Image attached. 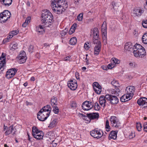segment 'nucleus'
Wrapping results in <instances>:
<instances>
[{"instance_id":"obj_16","label":"nucleus","mask_w":147,"mask_h":147,"mask_svg":"<svg viewBox=\"0 0 147 147\" xmlns=\"http://www.w3.org/2000/svg\"><path fill=\"white\" fill-rule=\"evenodd\" d=\"M93 86L96 93L98 94H100L102 91V88L99 84L96 82H94L93 84Z\"/></svg>"},{"instance_id":"obj_7","label":"nucleus","mask_w":147,"mask_h":147,"mask_svg":"<svg viewBox=\"0 0 147 147\" xmlns=\"http://www.w3.org/2000/svg\"><path fill=\"white\" fill-rule=\"evenodd\" d=\"M101 31L102 35V38L103 42L105 44H107V28L106 24L103 23L101 26Z\"/></svg>"},{"instance_id":"obj_19","label":"nucleus","mask_w":147,"mask_h":147,"mask_svg":"<svg viewBox=\"0 0 147 147\" xmlns=\"http://www.w3.org/2000/svg\"><path fill=\"white\" fill-rule=\"evenodd\" d=\"M117 131H112L109 135V140L111 139L115 140L117 137Z\"/></svg>"},{"instance_id":"obj_22","label":"nucleus","mask_w":147,"mask_h":147,"mask_svg":"<svg viewBox=\"0 0 147 147\" xmlns=\"http://www.w3.org/2000/svg\"><path fill=\"white\" fill-rule=\"evenodd\" d=\"M44 136V133L42 131H41L39 134H34L33 135L34 137L37 140L42 139Z\"/></svg>"},{"instance_id":"obj_40","label":"nucleus","mask_w":147,"mask_h":147,"mask_svg":"<svg viewBox=\"0 0 147 147\" xmlns=\"http://www.w3.org/2000/svg\"><path fill=\"white\" fill-rule=\"evenodd\" d=\"M105 128L107 131H109L110 130V127L109 125V123L108 120L107 119L106 121Z\"/></svg>"},{"instance_id":"obj_24","label":"nucleus","mask_w":147,"mask_h":147,"mask_svg":"<svg viewBox=\"0 0 147 147\" xmlns=\"http://www.w3.org/2000/svg\"><path fill=\"white\" fill-rule=\"evenodd\" d=\"M14 129L13 125H12L7 128V130L5 132V135L7 136L11 133H12L13 131L14 130Z\"/></svg>"},{"instance_id":"obj_10","label":"nucleus","mask_w":147,"mask_h":147,"mask_svg":"<svg viewBox=\"0 0 147 147\" xmlns=\"http://www.w3.org/2000/svg\"><path fill=\"white\" fill-rule=\"evenodd\" d=\"M135 89V87L132 86H128L126 88L125 93L129 95L130 98H132L134 95Z\"/></svg>"},{"instance_id":"obj_13","label":"nucleus","mask_w":147,"mask_h":147,"mask_svg":"<svg viewBox=\"0 0 147 147\" xmlns=\"http://www.w3.org/2000/svg\"><path fill=\"white\" fill-rule=\"evenodd\" d=\"M144 10L140 8H135L134 9L132 13V15L134 17H140L144 13Z\"/></svg>"},{"instance_id":"obj_30","label":"nucleus","mask_w":147,"mask_h":147,"mask_svg":"<svg viewBox=\"0 0 147 147\" xmlns=\"http://www.w3.org/2000/svg\"><path fill=\"white\" fill-rule=\"evenodd\" d=\"M32 135L34 134H39L42 131H41L38 130V128L35 126H33L32 128Z\"/></svg>"},{"instance_id":"obj_62","label":"nucleus","mask_w":147,"mask_h":147,"mask_svg":"<svg viewBox=\"0 0 147 147\" xmlns=\"http://www.w3.org/2000/svg\"><path fill=\"white\" fill-rule=\"evenodd\" d=\"M69 57L68 56L64 58V60L65 61H67L69 60Z\"/></svg>"},{"instance_id":"obj_59","label":"nucleus","mask_w":147,"mask_h":147,"mask_svg":"<svg viewBox=\"0 0 147 147\" xmlns=\"http://www.w3.org/2000/svg\"><path fill=\"white\" fill-rule=\"evenodd\" d=\"M75 75L76 78L78 80L80 79V78L79 77V74L78 72H76V73Z\"/></svg>"},{"instance_id":"obj_60","label":"nucleus","mask_w":147,"mask_h":147,"mask_svg":"<svg viewBox=\"0 0 147 147\" xmlns=\"http://www.w3.org/2000/svg\"><path fill=\"white\" fill-rule=\"evenodd\" d=\"M135 136V135L133 133H131V134L129 135V138H132Z\"/></svg>"},{"instance_id":"obj_50","label":"nucleus","mask_w":147,"mask_h":147,"mask_svg":"<svg viewBox=\"0 0 147 147\" xmlns=\"http://www.w3.org/2000/svg\"><path fill=\"white\" fill-rule=\"evenodd\" d=\"M18 49V45L17 44H14L11 47L10 49L14 50L16 49Z\"/></svg>"},{"instance_id":"obj_57","label":"nucleus","mask_w":147,"mask_h":147,"mask_svg":"<svg viewBox=\"0 0 147 147\" xmlns=\"http://www.w3.org/2000/svg\"><path fill=\"white\" fill-rule=\"evenodd\" d=\"M112 5L113 6V8H115V9H116V8H115V6L119 7V5L118 4V3H115L114 2H112Z\"/></svg>"},{"instance_id":"obj_43","label":"nucleus","mask_w":147,"mask_h":147,"mask_svg":"<svg viewBox=\"0 0 147 147\" xmlns=\"http://www.w3.org/2000/svg\"><path fill=\"white\" fill-rule=\"evenodd\" d=\"M111 61L115 64H118L120 63V61L115 58H112L111 59Z\"/></svg>"},{"instance_id":"obj_35","label":"nucleus","mask_w":147,"mask_h":147,"mask_svg":"<svg viewBox=\"0 0 147 147\" xmlns=\"http://www.w3.org/2000/svg\"><path fill=\"white\" fill-rule=\"evenodd\" d=\"M77 40L76 37H73L71 38L69 41V43L72 45H75L77 42Z\"/></svg>"},{"instance_id":"obj_55","label":"nucleus","mask_w":147,"mask_h":147,"mask_svg":"<svg viewBox=\"0 0 147 147\" xmlns=\"http://www.w3.org/2000/svg\"><path fill=\"white\" fill-rule=\"evenodd\" d=\"M144 131L147 132V123L146 122L144 125Z\"/></svg>"},{"instance_id":"obj_41","label":"nucleus","mask_w":147,"mask_h":147,"mask_svg":"<svg viewBox=\"0 0 147 147\" xmlns=\"http://www.w3.org/2000/svg\"><path fill=\"white\" fill-rule=\"evenodd\" d=\"M136 128L138 131H140L142 129V124L140 123H137L136 124Z\"/></svg>"},{"instance_id":"obj_15","label":"nucleus","mask_w":147,"mask_h":147,"mask_svg":"<svg viewBox=\"0 0 147 147\" xmlns=\"http://www.w3.org/2000/svg\"><path fill=\"white\" fill-rule=\"evenodd\" d=\"M137 103L139 106L144 107H147V98L144 97L140 98L137 100Z\"/></svg>"},{"instance_id":"obj_4","label":"nucleus","mask_w":147,"mask_h":147,"mask_svg":"<svg viewBox=\"0 0 147 147\" xmlns=\"http://www.w3.org/2000/svg\"><path fill=\"white\" fill-rule=\"evenodd\" d=\"M110 120L111 125L113 127L118 128L121 126V123L118 119L115 116H113L110 117Z\"/></svg>"},{"instance_id":"obj_46","label":"nucleus","mask_w":147,"mask_h":147,"mask_svg":"<svg viewBox=\"0 0 147 147\" xmlns=\"http://www.w3.org/2000/svg\"><path fill=\"white\" fill-rule=\"evenodd\" d=\"M13 35L11 34H10L7 37V38L6 39H4L3 40V42H7L8 41V40L9 39H10L12 38L13 37Z\"/></svg>"},{"instance_id":"obj_36","label":"nucleus","mask_w":147,"mask_h":147,"mask_svg":"<svg viewBox=\"0 0 147 147\" xmlns=\"http://www.w3.org/2000/svg\"><path fill=\"white\" fill-rule=\"evenodd\" d=\"M111 83L115 87H119L120 86V84L118 81L116 80H113L111 82Z\"/></svg>"},{"instance_id":"obj_51","label":"nucleus","mask_w":147,"mask_h":147,"mask_svg":"<svg viewBox=\"0 0 147 147\" xmlns=\"http://www.w3.org/2000/svg\"><path fill=\"white\" fill-rule=\"evenodd\" d=\"M19 33V31L18 30H15L12 31L11 32V34H12L13 35L15 36L17 34Z\"/></svg>"},{"instance_id":"obj_53","label":"nucleus","mask_w":147,"mask_h":147,"mask_svg":"<svg viewBox=\"0 0 147 147\" xmlns=\"http://www.w3.org/2000/svg\"><path fill=\"white\" fill-rule=\"evenodd\" d=\"M34 47L32 45H30L29 46L28 48V51L30 53H32L33 51Z\"/></svg>"},{"instance_id":"obj_27","label":"nucleus","mask_w":147,"mask_h":147,"mask_svg":"<svg viewBox=\"0 0 147 147\" xmlns=\"http://www.w3.org/2000/svg\"><path fill=\"white\" fill-rule=\"evenodd\" d=\"M1 2L2 4L3 3L5 6H9L11 4L12 0H1Z\"/></svg>"},{"instance_id":"obj_2","label":"nucleus","mask_w":147,"mask_h":147,"mask_svg":"<svg viewBox=\"0 0 147 147\" xmlns=\"http://www.w3.org/2000/svg\"><path fill=\"white\" fill-rule=\"evenodd\" d=\"M53 15L49 11L42 14V24L46 27H50L54 22Z\"/></svg>"},{"instance_id":"obj_63","label":"nucleus","mask_w":147,"mask_h":147,"mask_svg":"<svg viewBox=\"0 0 147 147\" xmlns=\"http://www.w3.org/2000/svg\"><path fill=\"white\" fill-rule=\"evenodd\" d=\"M80 0H74V3L76 4H78L79 3V1Z\"/></svg>"},{"instance_id":"obj_26","label":"nucleus","mask_w":147,"mask_h":147,"mask_svg":"<svg viewBox=\"0 0 147 147\" xmlns=\"http://www.w3.org/2000/svg\"><path fill=\"white\" fill-rule=\"evenodd\" d=\"M92 30L91 31H92ZM93 32V38H97L99 37L98 30V28H94L92 30Z\"/></svg>"},{"instance_id":"obj_29","label":"nucleus","mask_w":147,"mask_h":147,"mask_svg":"<svg viewBox=\"0 0 147 147\" xmlns=\"http://www.w3.org/2000/svg\"><path fill=\"white\" fill-rule=\"evenodd\" d=\"M36 31L38 32L39 34H42L44 32V30L42 26L39 25L36 27Z\"/></svg>"},{"instance_id":"obj_49","label":"nucleus","mask_w":147,"mask_h":147,"mask_svg":"<svg viewBox=\"0 0 147 147\" xmlns=\"http://www.w3.org/2000/svg\"><path fill=\"white\" fill-rule=\"evenodd\" d=\"M100 107L98 104L97 102H95L94 106L95 109L96 110L98 111L100 110Z\"/></svg>"},{"instance_id":"obj_37","label":"nucleus","mask_w":147,"mask_h":147,"mask_svg":"<svg viewBox=\"0 0 147 147\" xmlns=\"http://www.w3.org/2000/svg\"><path fill=\"white\" fill-rule=\"evenodd\" d=\"M51 105L53 106L57 105V98H54L53 99H51Z\"/></svg>"},{"instance_id":"obj_38","label":"nucleus","mask_w":147,"mask_h":147,"mask_svg":"<svg viewBox=\"0 0 147 147\" xmlns=\"http://www.w3.org/2000/svg\"><path fill=\"white\" fill-rule=\"evenodd\" d=\"M7 17L3 16H0V21L1 23H4L7 21L9 18H7Z\"/></svg>"},{"instance_id":"obj_20","label":"nucleus","mask_w":147,"mask_h":147,"mask_svg":"<svg viewBox=\"0 0 147 147\" xmlns=\"http://www.w3.org/2000/svg\"><path fill=\"white\" fill-rule=\"evenodd\" d=\"M131 98H130V96L128 95H127V94L125 93V94L120 97V100L121 102H124L128 101Z\"/></svg>"},{"instance_id":"obj_48","label":"nucleus","mask_w":147,"mask_h":147,"mask_svg":"<svg viewBox=\"0 0 147 147\" xmlns=\"http://www.w3.org/2000/svg\"><path fill=\"white\" fill-rule=\"evenodd\" d=\"M142 25L144 28H147V20H143L142 22Z\"/></svg>"},{"instance_id":"obj_31","label":"nucleus","mask_w":147,"mask_h":147,"mask_svg":"<svg viewBox=\"0 0 147 147\" xmlns=\"http://www.w3.org/2000/svg\"><path fill=\"white\" fill-rule=\"evenodd\" d=\"M57 119H55L50 123L49 127L50 128H52L55 127L57 124Z\"/></svg>"},{"instance_id":"obj_11","label":"nucleus","mask_w":147,"mask_h":147,"mask_svg":"<svg viewBox=\"0 0 147 147\" xmlns=\"http://www.w3.org/2000/svg\"><path fill=\"white\" fill-rule=\"evenodd\" d=\"M67 84L68 87L72 90H75L77 88V82L75 80H71L68 81Z\"/></svg>"},{"instance_id":"obj_32","label":"nucleus","mask_w":147,"mask_h":147,"mask_svg":"<svg viewBox=\"0 0 147 147\" xmlns=\"http://www.w3.org/2000/svg\"><path fill=\"white\" fill-rule=\"evenodd\" d=\"M93 42L96 45H101V42L99 40V37L97 38H95L93 37Z\"/></svg>"},{"instance_id":"obj_1","label":"nucleus","mask_w":147,"mask_h":147,"mask_svg":"<svg viewBox=\"0 0 147 147\" xmlns=\"http://www.w3.org/2000/svg\"><path fill=\"white\" fill-rule=\"evenodd\" d=\"M67 3L65 0H54L51 6L54 12L60 14L65 11V8L67 7Z\"/></svg>"},{"instance_id":"obj_44","label":"nucleus","mask_w":147,"mask_h":147,"mask_svg":"<svg viewBox=\"0 0 147 147\" xmlns=\"http://www.w3.org/2000/svg\"><path fill=\"white\" fill-rule=\"evenodd\" d=\"M40 110H42V111L43 112H45L47 113H50V110L49 109L46 108V107L45 106L43 107L42 109H40Z\"/></svg>"},{"instance_id":"obj_12","label":"nucleus","mask_w":147,"mask_h":147,"mask_svg":"<svg viewBox=\"0 0 147 147\" xmlns=\"http://www.w3.org/2000/svg\"><path fill=\"white\" fill-rule=\"evenodd\" d=\"M17 72L15 68L11 69L7 72L5 76L8 79H10L13 77Z\"/></svg>"},{"instance_id":"obj_64","label":"nucleus","mask_w":147,"mask_h":147,"mask_svg":"<svg viewBox=\"0 0 147 147\" xmlns=\"http://www.w3.org/2000/svg\"><path fill=\"white\" fill-rule=\"evenodd\" d=\"M46 107L47 108L49 109L50 110V111H51V109L50 105H47Z\"/></svg>"},{"instance_id":"obj_21","label":"nucleus","mask_w":147,"mask_h":147,"mask_svg":"<svg viewBox=\"0 0 147 147\" xmlns=\"http://www.w3.org/2000/svg\"><path fill=\"white\" fill-rule=\"evenodd\" d=\"M124 48L125 50L131 51V49H133L134 46L131 42H129L125 43Z\"/></svg>"},{"instance_id":"obj_14","label":"nucleus","mask_w":147,"mask_h":147,"mask_svg":"<svg viewBox=\"0 0 147 147\" xmlns=\"http://www.w3.org/2000/svg\"><path fill=\"white\" fill-rule=\"evenodd\" d=\"M101 132H102L101 131L94 129L90 132V134L91 136L94 138L99 139L102 136Z\"/></svg>"},{"instance_id":"obj_54","label":"nucleus","mask_w":147,"mask_h":147,"mask_svg":"<svg viewBox=\"0 0 147 147\" xmlns=\"http://www.w3.org/2000/svg\"><path fill=\"white\" fill-rule=\"evenodd\" d=\"M31 19V17L30 16H28L26 18L25 22L28 24L30 22Z\"/></svg>"},{"instance_id":"obj_3","label":"nucleus","mask_w":147,"mask_h":147,"mask_svg":"<svg viewBox=\"0 0 147 147\" xmlns=\"http://www.w3.org/2000/svg\"><path fill=\"white\" fill-rule=\"evenodd\" d=\"M133 53L134 56L137 58H143L146 55L145 49L141 45L136 44L134 45Z\"/></svg>"},{"instance_id":"obj_58","label":"nucleus","mask_w":147,"mask_h":147,"mask_svg":"<svg viewBox=\"0 0 147 147\" xmlns=\"http://www.w3.org/2000/svg\"><path fill=\"white\" fill-rule=\"evenodd\" d=\"M84 47L85 49L86 50H88L89 48V46L87 44L86 42L85 43L84 45Z\"/></svg>"},{"instance_id":"obj_8","label":"nucleus","mask_w":147,"mask_h":147,"mask_svg":"<svg viewBox=\"0 0 147 147\" xmlns=\"http://www.w3.org/2000/svg\"><path fill=\"white\" fill-rule=\"evenodd\" d=\"M94 106L92 102L85 101L83 103L82 107L84 110L88 111L91 109Z\"/></svg>"},{"instance_id":"obj_42","label":"nucleus","mask_w":147,"mask_h":147,"mask_svg":"<svg viewBox=\"0 0 147 147\" xmlns=\"http://www.w3.org/2000/svg\"><path fill=\"white\" fill-rule=\"evenodd\" d=\"M83 13H80L77 16V20L79 21H82V20Z\"/></svg>"},{"instance_id":"obj_9","label":"nucleus","mask_w":147,"mask_h":147,"mask_svg":"<svg viewBox=\"0 0 147 147\" xmlns=\"http://www.w3.org/2000/svg\"><path fill=\"white\" fill-rule=\"evenodd\" d=\"M17 58L19 63L21 64L24 63L26 59L25 52L24 51H21Z\"/></svg>"},{"instance_id":"obj_18","label":"nucleus","mask_w":147,"mask_h":147,"mask_svg":"<svg viewBox=\"0 0 147 147\" xmlns=\"http://www.w3.org/2000/svg\"><path fill=\"white\" fill-rule=\"evenodd\" d=\"M106 100L105 96H101L99 98V103L101 106L103 107L104 108L106 105Z\"/></svg>"},{"instance_id":"obj_34","label":"nucleus","mask_w":147,"mask_h":147,"mask_svg":"<svg viewBox=\"0 0 147 147\" xmlns=\"http://www.w3.org/2000/svg\"><path fill=\"white\" fill-rule=\"evenodd\" d=\"M142 42L145 44H147V33L144 34L142 37Z\"/></svg>"},{"instance_id":"obj_61","label":"nucleus","mask_w":147,"mask_h":147,"mask_svg":"<svg viewBox=\"0 0 147 147\" xmlns=\"http://www.w3.org/2000/svg\"><path fill=\"white\" fill-rule=\"evenodd\" d=\"M28 24V23H26V22H25L23 23V24L22 25V26L24 27H25Z\"/></svg>"},{"instance_id":"obj_56","label":"nucleus","mask_w":147,"mask_h":147,"mask_svg":"<svg viewBox=\"0 0 147 147\" xmlns=\"http://www.w3.org/2000/svg\"><path fill=\"white\" fill-rule=\"evenodd\" d=\"M114 67V65L112 63H110L108 64L107 66V68L108 69H111Z\"/></svg>"},{"instance_id":"obj_39","label":"nucleus","mask_w":147,"mask_h":147,"mask_svg":"<svg viewBox=\"0 0 147 147\" xmlns=\"http://www.w3.org/2000/svg\"><path fill=\"white\" fill-rule=\"evenodd\" d=\"M75 26H74V24L70 28L69 32V34L71 35L72 34L75 32Z\"/></svg>"},{"instance_id":"obj_25","label":"nucleus","mask_w":147,"mask_h":147,"mask_svg":"<svg viewBox=\"0 0 147 147\" xmlns=\"http://www.w3.org/2000/svg\"><path fill=\"white\" fill-rule=\"evenodd\" d=\"M101 45H96L94 48V55H98L100 51Z\"/></svg>"},{"instance_id":"obj_5","label":"nucleus","mask_w":147,"mask_h":147,"mask_svg":"<svg viewBox=\"0 0 147 147\" xmlns=\"http://www.w3.org/2000/svg\"><path fill=\"white\" fill-rule=\"evenodd\" d=\"M42 111L40 110L37 113V117L39 120L44 121L49 117L50 115V113L43 112Z\"/></svg>"},{"instance_id":"obj_47","label":"nucleus","mask_w":147,"mask_h":147,"mask_svg":"<svg viewBox=\"0 0 147 147\" xmlns=\"http://www.w3.org/2000/svg\"><path fill=\"white\" fill-rule=\"evenodd\" d=\"M77 104L76 103L74 102H72L69 107V108L74 109L76 107Z\"/></svg>"},{"instance_id":"obj_23","label":"nucleus","mask_w":147,"mask_h":147,"mask_svg":"<svg viewBox=\"0 0 147 147\" xmlns=\"http://www.w3.org/2000/svg\"><path fill=\"white\" fill-rule=\"evenodd\" d=\"M3 16L7 17V18H9L11 16V13L10 12L7 10H4L2 13H0V16Z\"/></svg>"},{"instance_id":"obj_28","label":"nucleus","mask_w":147,"mask_h":147,"mask_svg":"<svg viewBox=\"0 0 147 147\" xmlns=\"http://www.w3.org/2000/svg\"><path fill=\"white\" fill-rule=\"evenodd\" d=\"M119 88V87H115V89H112L111 90L112 94H116L117 96H118L119 93L120 91V90Z\"/></svg>"},{"instance_id":"obj_52","label":"nucleus","mask_w":147,"mask_h":147,"mask_svg":"<svg viewBox=\"0 0 147 147\" xmlns=\"http://www.w3.org/2000/svg\"><path fill=\"white\" fill-rule=\"evenodd\" d=\"M5 54L4 53H2V54L1 57H0V59H1L0 60H2L4 59H5Z\"/></svg>"},{"instance_id":"obj_45","label":"nucleus","mask_w":147,"mask_h":147,"mask_svg":"<svg viewBox=\"0 0 147 147\" xmlns=\"http://www.w3.org/2000/svg\"><path fill=\"white\" fill-rule=\"evenodd\" d=\"M53 111L55 113L57 114L59 112V109L57 105L53 106Z\"/></svg>"},{"instance_id":"obj_6","label":"nucleus","mask_w":147,"mask_h":147,"mask_svg":"<svg viewBox=\"0 0 147 147\" xmlns=\"http://www.w3.org/2000/svg\"><path fill=\"white\" fill-rule=\"evenodd\" d=\"M106 100L109 101L112 104H116L119 102V99L117 96L110 94H106L105 95Z\"/></svg>"},{"instance_id":"obj_33","label":"nucleus","mask_w":147,"mask_h":147,"mask_svg":"<svg viewBox=\"0 0 147 147\" xmlns=\"http://www.w3.org/2000/svg\"><path fill=\"white\" fill-rule=\"evenodd\" d=\"M80 115L83 117V119L84 120L86 121V122L87 123H88L90 122L91 121L90 118L87 115L86 116L82 113H81Z\"/></svg>"},{"instance_id":"obj_17","label":"nucleus","mask_w":147,"mask_h":147,"mask_svg":"<svg viewBox=\"0 0 147 147\" xmlns=\"http://www.w3.org/2000/svg\"><path fill=\"white\" fill-rule=\"evenodd\" d=\"M86 115L90 117V120L98 119L99 116L98 113H87L86 114Z\"/></svg>"}]
</instances>
